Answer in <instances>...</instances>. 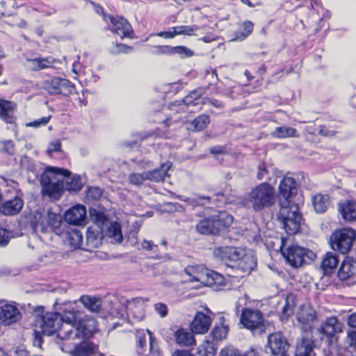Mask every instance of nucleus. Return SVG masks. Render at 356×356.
<instances>
[{"mask_svg": "<svg viewBox=\"0 0 356 356\" xmlns=\"http://www.w3.org/2000/svg\"><path fill=\"white\" fill-rule=\"evenodd\" d=\"M278 190L280 210L277 218L288 234H295L299 231L302 222L298 206L291 202V197L296 191L295 179L284 177L280 183Z\"/></svg>", "mask_w": 356, "mask_h": 356, "instance_id": "f257e3e1", "label": "nucleus"}, {"mask_svg": "<svg viewBox=\"0 0 356 356\" xmlns=\"http://www.w3.org/2000/svg\"><path fill=\"white\" fill-rule=\"evenodd\" d=\"M61 328L58 337L61 340L86 338L95 330V325H85L82 321H78L77 312L71 306H68L60 314Z\"/></svg>", "mask_w": 356, "mask_h": 356, "instance_id": "f03ea898", "label": "nucleus"}, {"mask_svg": "<svg viewBox=\"0 0 356 356\" xmlns=\"http://www.w3.org/2000/svg\"><path fill=\"white\" fill-rule=\"evenodd\" d=\"M275 202L274 188L267 182L261 183L252 188L244 197H238V203L254 212H259L272 207Z\"/></svg>", "mask_w": 356, "mask_h": 356, "instance_id": "7ed1b4c3", "label": "nucleus"}, {"mask_svg": "<svg viewBox=\"0 0 356 356\" xmlns=\"http://www.w3.org/2000/svg\"><path fill=\"white\" fill-rule=\"evenodd\" d=\"M70 174L71 172L67 169L47 167L40 177L42 195L54 200H59L65 191V181L59 176L68 177Z\"/></svg>", "mask_w": 356, "mask_h": 356, "instance_id": "20e7f679", "label": "nucleus"}, {"mask_svg": "<svg viewBox=\"0 0 356 356\" xmlns=\"http://www.w3.org/2000/svg\"><path fill=\"white\" fill-rule=\"evenodd\" d=\"M233 222V218L226 212L204 218L196 225V230L201 234L217 235L229 227Z\"/></svg>", "mask_w": 356, "mask_h": 356, "instance_id": "39448f33", "label": "nucleus"}, {"mask_svg": "<svg viewBox=\"0 0 356 356\" xmlns=\"http://www.w3.org/2000/svg\"><path fill=\"white\" fill-rule=\"evenodd\" d=\"M200 268L193 266L185 268V273L191 277L190 282H197L200 283V285L210 286L216 290H220L226 286V280L221 274L207 269L199 271Z\"/></svg>", "mask_w": 356, "mask_h": 356, "instance_id": "423d86ee", "label": "nucleus"}, {"mask_svg": "<svg viewBox=\"0 0 356 356\" xmlns=\"http://www.w3.org/2000/svg\"><path fill=\"white\" fill-rule=\"evenodd\" d=\"M240 323L243 328L250 330L253 335L261 334L266 331L264 315L261 311L256 309H243Z\"/></svg>", "mask_w": 356, "mask_h": 356, "instance_id": "0eeeda50", "label": "nucleus"}, {"mask_svg": "<svg viewBox=\"0 0 356 356\" xmlns=\"http://www.w3.org/2000/svg\"><path fill=\"white\" fill-rule=\"evenodd\" d=\"M282 253L287 263L293 268L302 266L306 262L307 258L312 260L314 257L313 252L297 245H292L286 250H282Z\"/></svg>", "mask_w": 356, "mask_h": 356, "instance_id": "6e6552de", "label": "nucleus"}, {"mask_svg": "<svg viewBox=\"0 0 356 356\" xmlns=\"http://www.w3.org/2000/svg\"><path fill=\"white\" fill-rule=\"evenodd\" d=\"M42 88L50 95H63L69 96L75 90V87L69 80L54 77L50 80L44 81Z\"/></svg>", "mask_w": 356, "mask_h": 356, "instance_id": "1a4fd4ad", "label": "nucleus"}, {"mask_svg": "<svg viewBox=\"0 0 356 356\" xmlns=\"http://www.w3.org/2000/svg\"><path fill=\"white\" fill-rule=\"evenodd\" d=\"M289 344L284 336L276 332L268 335L266 351L272 354V356L283 355L286 353Z\"/></svg>", "mask_w": 356, "mask_h": 356, "instance_id": "9d476101", "label": "nucleus"}, {"mask_svg": "<svg viewBox=\"0 0 356 356\" xmlns=\"http://www.w3.org/2000/svg\"><path fill=\"white\" fill-rule=\"evenodd\" d=\"M316 319V312L309 305H304L300 307L297 314V320L300 324L302 331L309 336V332L312 329V324Z\"/></svg>", "mask_w": 356, "mask_h": 356, "instance_id": "9b49d317", "label": "nucleus"}, {"mask_svg": "<svg viewBox=\"0 0 356 356\" xmlns=\"http://www.w3.org/2000/svg\"><path fill=\"white\" fill-rule=\"evenodd\" d=\"M245 251V249L232 246L220 247L217 250L222 261L232 268L244 257Z\"/></svg>", "mask_w": 356, "mask_h": 356, "instance_id": "f8f14e48", "label": "nucleus"}, {"mask_svg": "<svg viewBox=\"0 0 356 356\" xmlns=\"http://www.w3.org/2000/svg\"><path fill=\"white\" fill-rule=\"evenodd\" d=\"M41 328L47 335H51L56 332L58 334L61 328L60 313L51 312L42 316Z\"/></svg>", "mask_w": 356, "mask_h": 356, "instance_id": "ddd939ff", "label": "nucleus"}, {"mask_svg": "<svg viewBox=\"0 0 356 356\" xmlns=\"http://www.w3.org/2000/svg\"><path fill=\"white\" fill-rule=\"evenodd\" d=\"M112 24L111 30L113 33L118 35L121 38H132L133 30L131 26L128 21L122 17H115L113 16L108 17Z\"/></svg>", "mask_w": 356, "mask_h": 356, "instance_id": "4468645a", "label": "nucleus"}, {"mask_svg": "<svg viewBox=\"0 0 356 356\" xmlns=\"http://www.w3.org/2000/svg\"><path fill=\"white\" fill-rule=\"evenodd\" d=\"M17 106V104L1 99H0V119L8 124H14L16 121Z\"/></svg>", "mask_w": 356, "mask_h": 356, "instance_id": "2eb2a0df", "label": "nucleus"}, {"mask_svg": "<svg viewBox=\"0 0 356 356\" xmlns=\"http://www.w3.org/2000/svg\"><path fill=\"white\" fill-rule=\"evenodd\" d=\"M64 218L69 224L81 225L86 219V209L81 205L75 206L66 211Z\"/></svg>", "mask_w": 356, "mask_h": 356, "instance_id": "dca6fc26", "label": "nucleus"}, {"mask_svg": "<svg viewBox=\"0 0 356 356\" xmlns=\"http://www.w3.org/2000/svg\"><path fill=\"white\" fill-rule=\"evenodd\" d=\"M211 318L202 312H197L191 323V331L195 334L206 333L211 325Z\"/></svg>", "mask_w": 356, "mask_h": 356, "instance_id": "f3484780", "label": "nucleus"}, {"mask_svg": "<svg viewBox=\"0 0 356 356\" xmlns=\"http://www.w3.org/2000/svg\"><path fill=\"white\" fill-rule=\"evenodd\" d=\"M319 333L332 337L335 334L342 332L341 323L334 316L327 318L318 329Z\"/></svg>", "mask_w": 356, "mask_h": 356, "instance_id": "a211bd4d", "label": "nucleus"}, {"mask_svg": "<svg viewBox=\"0 0 356 356\" xmlns=\"http://www.w3.org/2000/svg\"><path fill=\"white\" fill-rule=\"evenodd\" d=\"M20 318L19 309L13 305H5L0 307V321L5 325L17 321Z\"/></svg>", "mask_w": 356, "mask_h": 356, "instance_id": "6ab92c4d", "label": "nucleus"}, {"mask_svg": "<svg viewBox=\"0 0 356 356\" xmlns=\"http://www.w3.org/2000/svg\"><path fill=\"white\" fill-rule=\"evenodd\" d=\"M23 205V200L19 197H15L1 205L0 213L6 216H15L20 212Z\"/></svg>", "mask_w": 356, "mask_h": 356, "instance_id": "aec40b11", "label": "nucleus"}, {"mask_svg": "<svg viewBox=\"0 0 356 356\" xmlns=\"http://www.w3.org/2000/svg\"><path fill=\"white\" fill-rule=\"evenodd\" d=\"M71 354L72 356H103L98 352L97 346L90 342H82L76 346Z\"/></svg>", "mask_w": 356, "mask_h": 356, "instance_id": "412c9836", "label": "nucleus"}, {"mask_svg": "<svg viewBox=\"0 0 356 356\" xmlns=\"http://www.w3.org/2000/svg\"><path fill=\"white\" fill-rule=\"evenodd\" d=\"M338 275L342 280L356 275V260L351 257H346L339 270Z\"/></svg>", "mask_w": 356, "mask_h": 356, "instance_id": "4be33fe9", "label": "nucleus"}, {"mask_svg": "<svg viewBox=\"0 0 356 356\" xmlns=\"http://www.w3.org/2000/svg\"><path fill=\"white\" fill-rule=\"evenodd\" d=\"M172 166L171 162H165L161 165L159 168L154 169L152 171L145 172L146 179L154 182L163 181L168 175V172Z\"/></svg>", "mask_w": 356, "mask_h": 356, "instance_id": "5701e85b", "label": "nucleus"}, {"mask_svg": "<svg viewBox=\"0 0 356 356\" xmlns=\"http://www.w3.org/2000/svg\"><path fill=\"white\" fill-rule=\"evenodd\" d=\"M257 266V259L251 251H245L244 257L236 264V268L245 273H250Z\"/></svg>", "mask_w": 356, "mask_h": 356, "instance_id": "b1692460", "label": "nucleus"}, {"mask_svg": "<svg viewBox=\"0 0 356 356\" xmlns=\"http://www.w3.org/2000/svg\"><path fill=\"white\" fill-rule=\"evenodd\" d=\"M339 211L343 218L346 221H353L356 219V202L347 200L339 204Z\"/></svg>", "mask_w": 356, "mask_h": 356, "instance_id": "393cba45", "label": "nucleus"}, {"mask_svg": "<svg viewBox=\"0 0 356 356\" xmlns=\"http://www.w3.org/2000/svg\"><path fill=\"white\" fill-rule=\"evenodd\" d=\"M295 356H314L313 341L309 336H303L297 346Z\"/></svg>", "mask_w": 356, "mask_h": 356, "instance_id": "a878e982", "label": "nucleus"}, {"mask_svg": "<svg viewBox=\"0 0 356 356\" xmlns=\"http://www.w3.org/2000/svg\"><path fill=\"white\" fill-rule=\"evenodd\" d=\"M106 224L104 229V234L110 238H113L116 242L121 243L123 240V236L120 223L108 220Z\"/></svg>", "mask_w": 356, "mask_h": 356, "instance_id": "bb28decb", "label": "nucleus"}, {"mask_svg": "<svg viewBox=\"0 0 356 356\" xmlns=\"http://www.w3.org/2000/svg\"><path fill=\"white\" fill-rule=\"evenodd\" d=\"M339 263L337 254L335 252H327L321 262V268L325 274L331 273L336 268Z\"/></svg>", "mask_w": 356, "mask_h": 356, "instance_id": "cd10ccee", "label": "nucleus"}, {"mask_svg": "<svg viewBox=\"0 0 356 356\" xmlns=\"http://www.w3.org/2000/svg\"><path fill=\"white\" fill-rule=\"evenodd\" d=\"M104 232L98 229L93 230L89 228L86 233V243L88 248H97L102 245Z\"/></svg>", "mask_w": 356, "mask_h": 356, "instance_id": "c85d7f7f", "label": "nucleus"}, {"mask_svg": "<svg viewBox=\"0 0 356 356\" xmlns=\"http://www.w3.org/2000/svg\"><path fill=\"white\" fill-rule=\"evenodd\" d=\"M209 123V116L206 114H202L189 123L188 129L191 131H200L206 129Z\"/></svg>", "mask_w": 356, "mask_h": 356, "instance_id": "c756f323", "label": "nucleus"}, {"mask_svg": "<svg viewBox=\"0 0 356 356\" xmlns=\"http://www.w3.org/2000/svg\"><path fill=\"white\" fill-rule=\"evenodd\" d=\"M174 336L177 343L180 346L190 347L195 344V341L193 334L184 329L176 331Z\"/></svg>", "mask_w": 356, "mask_h": 356, "instance_id": "7c9ffc66", "label": "nucleus"}, {"mask_svg": "<svg viewBox=\"0 0 356 356\" xmlns=\"http://www.w3.org/2000/svg\"><path fill=\"white\" fill-rule=\"evenodd\" d=\"M127 314L129 316H132L133 318L137 321H141L143 318V311H140L138 315H135L134 309L135 308H139V310H143V306L144 303V300L141 298H134L131 300H127Z\"/></svg>", "mask_w": 356, "mask_h": 356, "instance_id": "2f4dec72", "label": "nucleus"}, {"mask_svg": "<svg viewBox=\"0 0 356 356\" xmlns=\"http://www.w3.org/2000/svg\"><path fill=\"white\" fill-rule=\"evenodd\" d=\"M312 204L316 213H323L330 205V197L327 195L317 194L312 197Z\"/></svg>", "mask_w": 356, "mask_h": 356, "instance_id": "473e14b6", "label": "nucleus"}, {"mask_svg": "<svg viewBox=\"0 0 356 356\" xmlns=\"http://www.w3.org/2000/svg\"><path fill=\"white\" fill-rule=\"evenodd\" d=\"M65 241L69 245L74 248L78 249L81 247L83 242L82 233L77 229H71L65 233Z\"/></svg>", "mask_w": 356, "mask_h": 356, "instance_id": "72a5a7b5", "label": "nucleus"}, {"mask_svg": "<svg viewBox=\"0 0 356 356\" xmlns=\"http://www.w3.org/2000/svg\"><path fill=\"white\" fill-rule=\"evenodd\" d=\"M79 301L87 308L90 312L93 313H98L101 309V300L96 297H91L88 296H82Z\"/></svg>", "mask_w": 356, "mask_h": 356, "instance_id": "f704fd0d", "label": "nucleus"}, {"mask_svg": "<svg viewBox=\"0 0 356 356\" xmlns=\"http://www.w3.org/2000/svg\"><path fill=\"white\" fill-rule=\"evenodd\" d=\"M72 173L68 177H63L66 179L65 189L69 191H79L83 188V182L81 176L79 175H73L71 177Z\"/></svg>", "mask_w": 356, "mask_h": 356, "instance_id": "c9c22d12", "label": "nucleus"}, {"mask_svg": "<svg viewBox=\"0 0 356 356\" xmlns=\"http://www.w3.org/2000/svg\"><path fill=\"white\" fill-rule=\"evenodd\" d=\"M181 201L187 202L193 207H202L211 203V197L209 196H202L200 195L191 197H178Z\"/></svg>", "mask_w": 356, "mask_h": 356, "instance_id": "e433bc0d", "label": "nucleus"}, {"mask_svg": "<svg viewBox=\"0 0 356 356\" xmlns=\"http://www.w3.org/2000/svg\"><path fill=\"white\" fill-rule=\"evenodd\" d=\"M90 216L91 220L95 224L98 229L104 232L105 225H107L106 223L109 220L106 216L95 209H90Z\"/></svg>", "mask_w": 356, "mask_h": 356, "instance_id": "4c0bfd02", "label": "nucleus"}, {"mask_svg": "<svg viewBox=\"0 0 356 356\" xmlns=\"http://www.w3.org/2000/svg\"><path fill=\"white\" fill-rule=\"evenodd\" d=\"M30 226L33 233L42 232L47 231V227L43 222V217L40 213H35L33 215L30 222Z\"/></svg>", "mask_w": 356, "mask_h": 356, "instance_id": "58836bf2", "label": "nucleus"}, {"mask_svg": "<svg viewBox=\"0 0 356 356\" xmlns=\"http://www.w3.org/2000/svg\"><path fill=\"white\" fill-rule=\"evenodd\" d=\"M272 136L277 138L298 137L296 129L289 127H278L272 132Z\"/></svg>", "mask_w": 356, "mask_h": 356, "instance_id": "ea45409f", "label": "nucleus"}, {"mask_svg": "<svg viewBox=\"0 0 356 356\" xmlns=\"http://www.w3.org/2000/svg\"><path fill=\"white\" fill-rule=\"evenodd\" d=\"M207 88L200 87L193 90L183 99L182 102L186 106L194 104L195 101L199 99L206 93Z\"/></svg>", "mask_w": 356, "mask_h": 356, "instance_id": "a19ab883", "label": "nucleus"}, {"mask_svg": "<svg viewBox=\"0 0 356 356\" xmlns=\"http://www.w3.org/2000/svg\"><path fill=\"white\" fill-rule=\"evenodd\" d=\"M220 321L221 323V325L216 326L211 334L212 335V337L213 339L216 341L222 340L226 337L228 328L227 326L224 325L223 323L225 321V318L221 317L220 318Z\"/></svg>", "mask_w": 356, "mask_h": 356, "instance_id": "79ce46f5", "label": "nucleus"}, {"mask_svg": "<svg viewBox=\"0 0 356 356\" xmlns=\"http://www.w3.org/2000/svg\"><path fill=\"white\" fill-rule=\"evenodd\" d=\"M199 354L200 356H214L216 353V347L213 342L205 341L200 347Z\"/></svg>", "mask_w": 356, "mask_h": 356, "instance_id": "37998d69", "label": "nucleus"}, {"mask_svg": "<svg viewBox=\"0 0 356 356\" xmlns=\"http://www.w3.org/2000/svg\"><path fill=\"white\" fill-rule=\"evenodd\" d=\"M173 31H175L176 35H193L194 32L199 30V27L197 25L193 26H180L172 28Z\"/></svg>", "mask_w": 356, "mask_h": 356, "instance_id": "c03bdc74", "label": "nucleus"}, {"mask_svg": "<svg viewBox=\"0 0 356 356\" xmlns=\"http://www.w3.org/2000/svg\"><path fill=\"white\" fill-rule=\"evenodd\" d=\"M145 175V172L143 173H131L128 177V182L132 185L140 186L147 180Z\"/></svg>", "mask_w": 356, "mask_h": 356, "instance_id": "a18cd8bd", "label": "nucleus"}, {"mask_svg": "<svg viewBox=\"0 0 356 356\" xmlns=\"http://www.w3.org/2000/svg\"><path fill=\"white\" fill-rule=\"evenodd\" d=\"M174 55L178 54L181 58H186L194 55L193 51L185 46L174 47Z\"/></svg>", "mask_w": 356, "mask_h": 356, "instance_id": "49530a36", "label": "nucleus"}, {"mask_svg": "<svg viewBox=\"0 0 356 356\" xmlns=\"http://www.w3.org/2000/svg\"><path fill=\"white\" fill-rule=\"evenodd\" d=\"M243 27L244 32H242L241 35H236L232 40L241 41L246 38L252 31L253 24L250 21H246L243 23Z\"/></svg>", "mask_w": 356, "mask_h": 356, "instance_id": "de8ad7c7", "label": "nucleus"}, {"mask_svg": "<svg viewBox=\"0 0 356 356\" xmlns=\"http://www.w3.org/2000/svg\"><path fill=\"white\" fill-rule=\"evenodd\" d=\"M149 336V352L152 356H162L161 351L155 339L152 337V333L147 330Z\"/></svg>", "mask_w": 356, "mask_h": 356, "instance_id": "09e8293b", "label": "nucleus"}, {"mask_svg": "<svg viewBox=\"0 0 356 356\" xmlns=\"http://www.w3.org/2000/svg\"><path fill=\"white\" fill-rule=\"evenodd\" d=\"M47 223L53 229L58 228L61 223V217L60 215L49 213L48 214Z\"/></svg>", "mask_w": 356, "mask_h": 356, "instance_id": "8fccbe9b", "label": "nucleus"}, {"mask_svg": "<svg viewBox=\"0 0 356 356\" xmlns=\"http://www.w3.org/2000/svg\"><path fill=\"white\" fill-rule=\"evenodd\" d=\"M132 50L133 48L130 46L124 44H116L111 49L110 51L112 54H118L120 53L128 54Z\"/></svg>", "mask_w": 356, "mask_h": 356, "instance_id": "3c124183", "label": "nucleus"}, {"mask_svg": "<svg viewBox=\"0 0 356 356\" xmlns=\"http://www.w3.org/2000/svg\"><path fill=\"white\" fill-rule=\"evenodd\" d=\"M220 356H243L242 352L233 347L227 346L220 350Z\"/></svg>", "mask_w": 356, "mask_h": 356, "instance_id": "603ef678", "label": "nucleus"}, {"mask_svg": "<svg viewBox=\"0 0 356 356\" xmlns=\"http://www.w3.org/2000/svg\"><path fill=\"white\" fill-rule=\"evenodd\" d=\"M51 118V116L49 115V116H47V117L41 118H40L38 120H33L32 122L26 123V127H34V128H38V127H42V126H45L46 124H48V122H49Z\"/></svg>", "mask_w": 356, "mask_h": 356, "instance_id": "864d4df0", "label": "nucleus"}, {"mask_svg": "<svg viewBox=\"0 0 356 356\" xmlns=\"http://www.w3.org/2000/svg\"><path fill=\"white\" fill-rule=\"evenodd\" d=\"M156 49V54L158 55H174V47L170 45H158L155 47Z\"/></svg>", "mask_w": 356, "mask_h": 356, "instance_id": "5fc2aeb1", "label": "nucleus"}, {"mask_svg": "<svg viewBox=\"0 0 356 356\" xmlns=\"http://www.w3.org/2000/svg\"><path fill=\"white\" fill-rule=\"evenodd\" d=\"M203 104H209L216 108H222L224 107L223 103L218 99L211 97H205L202 99Z\"/></svg>", "mask_w": 356, "mask_h": 356, "instance_id": "6e6d98bb", "label": "nucleus"}, {"mask_svg": "<svg viewBox=\"0 0 356 356\" xmlns=\"http://www.w3.org/2000/svg\"><path fill=\"white\" fill-rule=\"evenodd\" d=\"M10 238V233L6 229L0 227V246H6Z\"/></svg>", "mask_w": 356, "mask_h": 356, "instance_id": "4d7b16f0", "label": "nucleus"}, {"mask_svg": "<svg viewBox=\"0 0 356 356\" xmlns=\"http://www.w3.org/2000/svg\"><path fill=\"white\" fill-rule=\"evenodd\" d=\"M347 342L350 347L356 348V330L352 328L348 332Z\"/></svg>", "mask_w": 356, "mask_h": 356, "instance_id": "13d9d810", "label": "nucleus"}, {"mask_svg": "<svg viewBox=\"0 0 356 356\" xmlns=\"http://www.w3.org/2000/svg\"><path fill=\"white\" fill-rule=\"evenodd\" d=\"M32 61L38 69H45L50 66V63L45 58H35Z\"/></svg>", "mask_w": 356, "mask_h": 356, "instance_id": "bf43d9fd", "label": "nucleus"}, {"mask_svg": "<svg viewBox=\"0 0 356 356\" xmlns=\"http://www.w3.org/2000/svg\"><path fill=\"white\" fill-rule=\"evenodd\" d=\"M141 247L143 250L146 251H154L156 252L158 250V246L152 241H147L144 239L141 243Z\"/></svg>", "mask_w": 356, "mask_h": 356, "instance_id": "052dcab7", "label": "nucleus"}, {"mask_svg": "<svg viewBox=\"0 0 356 356\" xmlns=\"http://www.w3.org/2000/svg\"><path fill=\"white\" fill-rule=\"evenodd\" d=\"M268 174V170L267 169V167L264 163H261L258 167V172L257 174V178L259 180H263L265 179L266 175Z\"/></svg>", "mask_w": 356, "mask_h": 356, "instance_id": "680f3d73", "label": "nucleus"}, {"mask_svg": "<svg viewBox=\"0 0 356 356\" xmlns=\"http://www.w3.org/2000/svg\"><path fill=\"white\" fill-rule=\"evenodd\" d=\"M60 148H61V143H60V140H57L52 141L49 144L47 151L49 154H51L52 152H60Z\"/></svg>", "mask_w": 356, "mask_h": 356, "instance_id": "e2e57ef3", "label": "nucleus"}, {"mask_svg": "<svg viewBox=\"0 0 356 356\" xmlns=\"http://www.w3.org/2000/svg\"><path fill=\"white\" fill-rule=\"evenodd\" d=\"M154 309L161 317H165L168 314V307L163 303H157L154 305Z\"/></svg>", "mask_w": 356, "mask_h": 356, "instance_id": "0e129e2a", "label": "nucleus"}, {"mask_svg": "<svg viewBox=\"0 0 356 356\" xmlns=\"http://www.w3.org/2000/svg\"><path fill=\"white\" fill-rule=\"evenodd\" d=\"M318 134L323 136L330 137L334 136L337 134V131L334 130H330L325 126L321 125L318 128Z\"/></svg>", "mask_w": 356, "mask_h": 356, "instance_id": "69168bd1", "label": "nucleus"}, {"mask_svg": "<svg viewBox=\"0 0 356 356\" xmlns=\"http://www.w3.org/2000/svg\"><path fill=\"white\" fill-rule=\"evenodd\" d=\"M2 149L3 152L13 154L15 152L14 143L12 140L3 142Z\"/></svg>", "mask_w": 356, "mask_h": 356, "instance_id": "338daca9", "label": "nucleus"}, {"mask_svg": "<svg viewBox=\"0 0 356 356\" xmlns=\"http://www.w3.org/2000/svg\"><path fill=\"white\" fill-rule=\"evenodd\" d=\"M102 195V191L99 188H90L88 191V195L93 199H99Z\"/></svg>", "mask_w": 356, "mask_h": 356, "instance_id": "774afa93", "label": "nucleus"}]
</instances>
